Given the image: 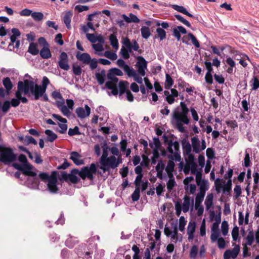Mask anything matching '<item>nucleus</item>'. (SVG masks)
Instances as JSON below:
<instances>
[{
    "label": "nucleus",
    "instance_id": "f257e3e1",
    "mask_svg": "<svg viewBox=\"0 0 259 259\" xmlns=\"http://www.w3.org/2000/svg\"><path fill=\"white\" fill-rule=\"evenodd\" d=\"M180 106L181 108V111L175 110L172 112V120L174 121L179 131L181 132H184L185 128L183 124H188L190 121L187 116L189 109L184 102L180 103Z\"/></svg>",
    "mask_w": 259,
    "mask_h": 259
},
{
    "label": "nucleus",
    "instance_id": "f03ea898",
    "mask_svg": "<svg viewBox=\"0 0 259 259\" xmlns=\"http://www.w3.org/2000/svg\"><path fill=\"white\" fill-rule=\"evenodd\" d=\"M129 77H132L134 80L140 84L141 92L143 94H146V89L143 83L142 77L145 75L147 66H136V70L131 68L130 66H121Z\"/></svg>",
    "mask_w": 259,
    "mask_h": 259
},
{
    "label": "nucleus",
    "instance_id": "7ed1b4c3",
    "mask_svg": "<svg viewBox=\"0 0 259 259\" xmlns=\"http://www.w3.org/2000/svg\"><path fill=\"white\" fill-rule=\"evenodd\" d=\"M122 74V72L116 68H113L109 70L107 76L108 80L106 82V87L111 90V92H108V94L109 96H116L118 94L117 83L118 79L116 77V75L121 76Z\"/></svg>",
    "mask_w": 259,
    "mask_h": 259
},
{
    "label": "nucleus",
    "instance_id": "20e7f679",
    "mask_svg": "<svg viewBox=\"0 0 259 259\" xmlns=\"http://www.w3.org/2000/svg\"><path fill=\"white\" fill-rule=\"evenodd\" d=\"M24 93V95H27L29 96H33V99L35 100V94L33 90V83L29 82V80H25L24 82L19 81L18 83V90L16 92V97L19 98L20 102L23 103H26L28 100L26 97H22V94Z\"/></svg>",
    "mask_w": 259,
    "mask_h": 259
},
{
    "label": "nucleus",
    "instance_id": "39448f33",
    "mask_svg": "<svg viewBox=\"0 0 259 259\" xmlns=\"http://www.w3.org/2000/svg\"><path fill=\"white\" fill-rule=\"evenodd\" d=\"M247 60L252 63L246 54L238 51L232 50L230 56H227L226 59H224L223 61L228 65H236L238 63L240 65H247Z\"/></svg>",
    "mask_w": 259,
    "mask_h": 259
},
{
    "label": "nucleus",
    "instance_id": "423d86ee",
    "mask_svg": "<svg viewBox=\"0 0 259 259\" xmlns=\"http://www.w3.org/2000/svg\"><path fill=\"white\" fill-rule=\"evenodd\" d=\"M122 162V158H116L115 156L108 157V147H103V154L101 157V163L102 165L114 169Z\"/></svg>",
    "mask_w": 259,
    "mask_h": 259
},
{
    "label": "nucleus",
    "instance_id": "0eeeda50",
    "mask_svg": "<svg viewBox=\"0 0 259 259\" xmlns=\"http://www.w3.org/2000/svg\"><path fill=\"white\" fill-rule=\"evenodd\" d=\"M17 155L14 153L13 149L0 145V161L5 164H9L16 161Z\"/></svg>",
    "mask_w": 259,
    "mask_h": 259
},
{
    "label": "nucleus",
    "instance_id": "6e6552de",
    "mask_svg": "<svg viewBox=\"0 0 259 259\" xmlns=\"http://www.w3.org/2000/svg\"><path fill=\"white\" fill-rule=\"evenodd\" d=\"M183 170L185 174H188L190 171L192 174L196 176V178L202 176V170L200 168H198L197 163L194 161V157L191 154L188 156V160H186Z\"/></svg>",
    "mask_w": 259,
    "mask_h": 259
},
{
    "label": "nucleus",
    "instance_id": "1a4fd4ad",
    "mask_svg": "<svg viewBox=\"0 0 259 259\" xmlns=\"http://www.w3.org/2000/svg\"><path fill=\"white\" fill-rule=\"evenodd\" d=\"M96 170L97 168L96 165L94 163H92L90 167H84L80 171L75 169H73L72 172L78 175L83 180L85 178L92 180L93 179V175L96 172Z\"/></svg>",
    "mask_w": 259,
    "mask_h": 259
},
{
    "label": "nucleus",
    "instance_id": "9d476101",
    "mask_svg": "<svg viewBox=\"0 0 259 259\" xmlns=\"http://www.w3.org/2000/svg\"><path fill=\"white\" fill-rule=\"evenodd\" d=\"M164 233L166 237L170 238L171 241L175 243L181 242L183 240V235L178 232V228L176 226H165Z\"/></svg>",
    "mask_w": 259,
    "mask_h": 259
},
{
    "label": "nucleus",
    "instance_id": "9b49d317",
    "mask_svg": "<svg viewBox=\"0 0 259 259\" xmlns=\"http://www.w3.org/2000/svg\"><path fill=\"white\" fill-rule=\"evenodd\" d=\"M214 185L215 190L218 193H220L221 191L224 194L229 193L231 190L232 180L229 179L226 183L225 181L217 178L214 181Z\"/></svg>",
    "mask_w": 259,
    "mask_h": 259
},
{
    "label": "nucleus",
    "instance_id": "f8f14e48",
    "mask_svg": "<svg viewBox=\"0 0 259 259\" xmlns=\"http://www.w3.org/2000/svg\"><path fill=\"white\" fill-rule=\"evenodd\" d=\"M29 82L33 83V90L34 92L36 93L35 100H38L39 98L41 97L44 94H45L47 87L50 83L49 79L46 76L43 77L41 85L35 84L34 82L32 81H29Z\"/></svg>",
    "mask_w": 259,
    "mask_h": 259
},
{
    "label": "nucleus",
    "instance_id": "ddd939ff",
    "mask_svg": "<svg viewBox=\"0 0 259 259\" xmlns=\"http://www.w3.org/2000/svg\"><path fill=\"white\" fill-rule=\"evenodd\" d=\"M167 150L170 155L168 156L169 159H175V161H180L181 156L179 152V144L178 142H170L168 144Z\"/></svg>",
    "mask_w": 259,
    "mask_h": 259
},
{
    "label": "nucleus",
    "instance_id": "4468645a",
    "mask_svg": "<svg viewBox=\"0 0 259 259\" xmlns=\"http://www.w3.org/2000/svg\"><path fill=\"white\" fill-rule=\"evenodd\" d=\"M56 171H53L52 175L49 179V182L47 184L49 191L52 193H57L59 191L57 183L58 180L56 176Z\"/></svg>",
    "mask_w": 259,
    "mask_h": 259
},
{
    "label": "nucleus",
    "instance_id": "2eb2a0df",
    "mask_svg": "<svg viewBox=\"0 0 259 259\" xmlns=\"http://www.w3.org/2000/svg\"><path fill=\"white\" fill-rule=\"evenodd\" d=\"M221 222L219 218L216 221L213 223L211 227L210 240L212 242H215L217 239L220 236V231L219 225Z\"/></svg>",
    "mask_w": 259,
    "mask_h": 259
},
{
    "label": "nucleus",
    "instance_id": "dca6fc26",
    "mask_svg": "<svg viewBox=\"0 0 259 259\" xmlns=\"http://www.w3.org/2000/svg\"><path fill=\"white\" fill-rule=\"evenodd\" d=\"M193 197L185 195L183 198V203H181L183 211L186 213L189 210L192 211L194 208Z\"/></svg>",
    "mask_w": 259,
    "mask_h": 259
},
{
    "label": "nucleus",
    "instance_id": "f3484780",
    "mask_svg": "<svg viewBox=\"0 0 259 259\" xmlns=\"http://www.w3.org/2000/svg\"><path fill=\"white\" fill-rule=\"evenodd\" d=\"M240 252V246L239 245H234L232 249L226 250L223 255L224 259H235Z\"/></svg>",
    "mask_w": 259,
    "mask_h": 259
},
{
    "label": "nucleus",
    "instance_id": "a211bd4d",
    "mask_svg": "<svg viewBox=\"0 0 259 259\" xmlns=\"http://www.w3.org/2000/svg\"><path fill=\"white\" fill-rule=\"evenodd\" d=\"M164 94L165 96V100L169 104H173L175 101V98L179 96L178 91L175 89H170V91H165Z\"/></svg>",
    "mask_w": 259,
    "mask_h": 259
},
{
    "label": "nucleus",
    "instance_id": "6ab92c4d",
    "mask_svg": "<svg viewBox=\"0 0 259 259\" xmlns=\"http://www.w3.org/2000/svg\"><path fill=\"white\" fill-rule=\"evenodd\" d=\"M75 113L78 118L83 119L89 116L91 113V108L88 105H85L84 108L82 107L77 108Z\"/></svg>",
    "mask_w": 259,
    "mask_h": 259
},
{
    "label": "nucleus",
    "instance_id": "aec40b11",
    "mask_svg": "<svg viewBox=\"0 0 259 259\" xmlns=\"http://www.w3.org/2000/svg\"><path fill=\"white\" fill-rule=\"evenodd\" d=\"M197 185L199 187V192L206 193L209 189V182L207 180L202 179V176L196 178Z\"/></svg>",
    "mask_w": 259,
    "mask_h": 259
},
{
    "label": "nucleus",
    "instance_id": "412c9836",
    "mask_svg": "<svg viewBox=\"0 0 259 259\" xmlns=\"http://www.w3.org/2000/svg\"><path fill=\"white\" fill-rule=\"evenodd\" d=\"M52 116L54 118L59 121L58 125L60 130L58 131L61 134L65 133L67 130V125L66 124L67 120L65 118L62 117L60 115L55 114H53Z\"/></svg>",
    "mask_w": 259,
    "mask_h": 259
},
{
    "label": "nucleus",
    "instance_id": "4be33fe9",
    "mask_svg": "<svg viewBox=\"0 0 259 259\" xmlns=\"http://www.w3.org/2000/svg\"><path fill=\"white\" fill-rule=\"evenodd\" d=\"M25 185L29 188L33 189H38L39 186V180L37 175L27 177Z\"/></svg>",
    "mask_w": 259,
    "mask_h": 259
},
{
    "label": "nucleus",
    "instance_id": "5701e85b",
    "mask_svg": "<svg viewBox=\"0 0 259 259\" xmlns=\"http://www.w3.org/2000/svg\"><path fill=\"white\" fill-rule=\"evenodd\" d=\"M196 223L195 221H190L187 228V234L189 241H192L194 238Z\"/></svg>",
    "mask_w": 259,
    "mask_h": 259
},
{
    "label": "nucleus",
    "instance_id": "b1692460",
    "mask_svg": "<svg viewBox=\"0 0 259 259\" xmlns=\"http://www.w3.org/2000/svg\"><path fill=\"white\" fill-rule=\"evenodd\" d=\"M76 58L78 60L84 64H89L91 61V56L87 53H81L77 52L76 53Z\"/></svg>",
    "mask_w": 259,
    "mask_h": 259
},
{
    "label": "nucleus",
    "instance_id": "393cba45",
    "mask_svg": "<svg viewBox=\"0 0 259 259\" xmlns=\"http://www.w3.org/2000/svg\"><path fill=\"white\" fill-rule=\"evenodd\" d=\"M70 159L77 165L84 164V160L82 158V156L77 152H72L70 153Z\"/></svg>",
    "mask_w": 259,
    "mask_h": 259
},
{
    "label": "nucleus",
    "instance_id": "a878e982",
    "mask_svg": "<svg viewBox=\"0 0 259 259\" xmlns=\"http://www.w3.org/2000/svg\"><path fill=\"white\" fill-rule=\"evenodd\" d=\"M33 167L30 164L23 165L22 170L23 174L25 177L35 176H36V173L33 171Z\"/></svg>",
    "mask_w": 259,
    "mask_h": 259
},
{
    "label": "nucleus",
    "instance_id": "bb28decb",
    "mask_svg": "<svg viewBox=\"0 0 259 259\" xmlns=\"http://www.w3.org/2000/svg\"><path fill=\"white\" fill-rule=\"evenodd\" d=\"M213 195L212 193H209L207 195L204 204L206 210L208 211L210 209L213 208Z\"/></svg>",
    "mask_w": 259,
    "mask_h": 259
},
{
    "label": "nucleus",
    "instance_id": "cd10ccee",
    "mask_svg": "<svg viewBox=\"0 0 259 259\" xmlns=\"http://www.w3.org/2000/svg\"><path fill=\"white\" fill-rule=\"evenodd\" d=\"M191 143L194 152L199 153L201 151L200 142L197 137H194L191 139Z\"/></svg>",
    "mask_w": 259,
    "mask_h": 259
},
{
    "label": "nucleus",
    "instance_id": "c85d7f7f",
    "mask_svg": "<svg viewBox=\"0 0 259 259\" xmlns=\"http://www.w3.org/2000/svg\"><path fill=\"white\" fill-rule=\"evenodd\" d=\"M117 84H118L119 91V97L122 98V94L125 93L128 90V83L127 81H120L119 83H117Z\"/></svg>",
    "mask_w": 259,
    "mask_h": 259
},
{
    "label": "nucleus",
    "instance_id": "c756f323",
    "mask_svg": "<svg viewBox=\"0 0 259 259\" xmlns=\"http://www.w3.org/2000/svg\"><path fill=\"white\" fill-rule=\"evenodd\" d=\"M130 18L128 17L125 14H122L121 17L123 20L127 23H139L140 19L135 15L132 13L130 14Z\"/></svg>",
    "mask_w": 259,
    "mask_h": 259
},
{
    "label": "nucleus",
    "instance_id": "7c9ffc66",
    "mask_svg": "<svg viewBox=\"0 0 259 259\" xmlns=\"http://www.w3.org/2000/svg\"><path fill=\"white\" fill-rule=\"evenodd\" d=\"M165 167V164L162 160L158 161L155 169L157 171V176L159 178H162L163 170Z\"/></svg>",
    "mask_w": 259,
    "mask_h": 259
},
{
    "label": "nucleus",
    "instance_id": "2f4dec72",
    "mask_svg": "<svg viewBox=\"0 0 259 259\" xmlns=\"http://www.w3.org/2000/svg\"><path fill=\"white\" fill-rule=\"evenodd\" d=\"M172 8L178 12L183 13L190 17H194V16L188 12L187 9L183 6L174 5L172 6Z\"/></svg>",
    "mask_w": 259,
    "mask_h": 259
},
{
    "label": "nucleus",
    "instance_id": "473e14b6",
    "mask_svg": "<svg viewBox=\"0 0 259 259\" xmlns=\"http://www.w3.org/2000/svg\"><path fill=\"white\" fill-rule=\"evenodd\" d=\"M106 77V71L104 70L96 73V79L100 84H103L104 83Z\"/></svg>",
    "mask_w": 259,
    "mask_h": 259
},
{
    "label": "nucleus",
    "instance_id": "72a5a7b5",
    "mask_svg": "<svg viewBox=\"0 0 259 259\" xmlns=\"http://www.w3.org/2000/svg\"><path fill=\"white\" fill-rule=\"evenodd\" d=\"M174 160H175V159H169V161L165 167V171L169 177H170V176H172V172L175 165Z\"/></svg>",
    "mask_w": 259,
    "mask_h": 259
},
{
    "label": "nucleus",
    "instance_id": "f704fd0d",
    "mask_svg": "<svg viewBox=\"0 0 259 259\" xmlns=\"http://www.w3.org/2000/svg\"><path fill=\"white\" fill-rule=\"evenodd\" d=\"M39 55L43 59H48L52 56L49 47H43L39 52Z\"/></svg>",
    "mask_w": 259,
    "mask_h": 259
},
{
    "label": "nucleus",
    "instance_id": "c9c22d12",
    "mask_svg": "<svg viewBox=\"0 0 259 259\" xmlns=\"http://www.w3.org/2000/svg\"><path fill=\"white\" fill-rule=\"evenodd\" d=\"M109 40L112 47L116 50L118 49L119 45L116 35L114 33L111 34L109 36Z\"/></svg>",
    "mask_w": 259,
    "mask_h": 259
},
{
    "label": "nucleus",
    "instance_id": "e433bc0d",
    "mask_svg": "<svg viewBox=\"0 0 259 259\" xmlns=\"http://www.w3.org/2000/svg\"><path fill=\"white\" fill-rule=\"evenodd\" d=\"M37 45L34 42H31L28 47V52L32 55H36L39 53V50L37 48Z\"/></svg>",
    "mask_w": 259,
    "mask_h": 259
},
{
    "label": "nucleus",
    "instance_id": "4c0bfd02",
    "mask_svg": "<svg viewBox=\"0 0 259 259\" xmlns=\"http://www.w3.org/2000/svg\"><path fill=\"white\" fill-rule=\"evenodd\" d=\"M207 70V72L205 75V79L206 82L208 84H211L212 83V76L211 74L212 71V66H206Z\"/></svg>",
    "mask_w": 259,
    "mask_h": 259
},
{
    "label": "nucleus",
    "instance_id": "58836bf2",
    "mask_svg": "<svg viewBox=\"0 0 259 259\" xmlns=\"http://www.w3.org/2000/svg\"><path fill=\"white\" fill-rule=\"evenodd\" d=\"M141 32L142 36L146 39H148L151 34L150 28L145 26L141 27Z\"/></svg>",
    "mask_w": 259,
    "mask_h": 259
},
{
    "label": "nucleus",
    "instance_id": "ea45409f",
    "mask_svg": "<svg viewBox=\"0 0 259 259\" xmlns=\"http://www.w3.org/2000/svg\"><path fill=\"white\" fill-rule=\"evenodd\" d=\"M68 56L65 52L61 53L59 57L58 65H68Z\"/></svg>",
    "mask_w": 259,
    "mask_h": 259
},
{
    "label": "nucleus",
    "instance_id": "a19ab883",
    "mask_svg": "<svg viewBox=\"0 0 259 259\" xmlns=\"http://www.w3.org/2000/svg\"><path fill=\"white\" fill-rule=\"evenodd\" d=\"M165 78L164 87L166 89L169 90L172 86L174 84V80L168 74H166Z\"/></svg>",
    "mask_w": 259,
    "mask_h": 259
},
{
    "label": "nucleus",
    "instance_id": "79ce46f5",
    "mask_svg": "<svg viewBox=\"0 0 259 259\" xmlns=\"http://www.w3.org/2000/svg\"><path fill=\"white\" fill-rule=\"evenodd\" d=\"M45 133L48 136V141L50 142H53L57 138V135L50 130H46Z\"/></svg>",
    "mask_w": 259,
    "mask_h": 259
},
{
    "label": "nucleus",
    "instance_id": "37998d69",
    "mask_svg": "<svg viewBox=\"0 0 259 259\" xmlns=\"http://www.w3.org/2000/svg\"><path fill=\"white\" fill-rule=\"evenodd\" d=\"M199 254V249L197 245H194L192 246L190 251V257L191 258L195 259Z\"/></svg>",
    "mask_w": 259,
    "mask_h": 259
},
{
    "label": "nucleus",
    "instance_id": "c03bdc74",
    "mask_svg": "<svg viewBox=\"0 0 259 259\" xmlns=\"http://www.w3.org/2000/svg\"><path fill=\"white\" fill-rule=\"evenodd\" d=\"M3 82L8 92V94H9V91L12 89L13 87V84L10 79L9 77H6L4 79Z\"/></svg>",
    "mask_w": 259,
    "mask_h": 259
},
{
    "label": "nucleus",
    "instance_id": "a18cd8bd",
    "mask_svg": "<svg viewBox=\"0 0 259 259\" xmlns=\"http://www.w3.org/2000/svg\"><path fill=\"white\" fill-rule=\"evenodd\" d=\"M157 37L159 38L160 40H163L166 38V31L162 28L158 27L156 30Z\"/></svg>",
    "mask_w": 259,
    "mask_h": 259
},
{
    "label": "nucleus",
    "instance_id": "49530a36",
    "mask_svg": "<svg viewBox=\"0 0 259 259\" xmlns=\"http://www.w3.org/2000/svg\"><path fill=\"white\" fill-rule=\"evenodd\" d=\"M254 238V234L253 231H249L246 237V244L249 246L252 245Z\"/></svg>",
    "mask_w": 259,
    "mask_h": 259
},
{
    "label": "nucleus",
    "instance_id": "de8ad7c7",
    "mask_svg": "<svg viewBox=\"0 0 259 259\" xmlns=\"http://www.w3.org/2000/svg\"><path fill=\"white\" fill-rule=\"evenodd\" d=\"M250 84L252 88V90H256L259 88V80L255 77L253 76L250 81Z\"/></svg>",
    "mask_w": 259,
    "mask_h": 259
},
{
    "label": "nucleus",
    "instance_id": "09e8293b",
    "mask_svg": "<svg viewBox=\"0 0 259 259\" xmlns=\"http://www.w3.org/2000/svg\"><path fill=\"white\" fill-rule=\"evenodd\" d=\"M71 14L69 13H67L65 14L63 17V22L65 24L67 28L69 29L71 28Z\"/></svg>",
    "mask_w": 259,
    "mask_h": 259
},
{
    "label": "nucleus",
    "instance_id": "8fccbe9b",
    "mask_svg": "<svg viewBox=\"0 0 259 259\" xmlns=\"http://www.w3.org/2000/svg\"><path fill=\"white\" fill-rule=\"evenodd\" d=\"M229 225L227 221H224L221 224V232L223 236H226L228 233Z\"/></svg>",
    "mask_w": 259,
    "mask_h": 259
},
{
    "label": "nucleus",
    "instance_id": "3c124183",
    "mask_svg": "<svg viewBox=\"0 0 259 259\" xmlns=\"http://www.w3.org/2000/svg\"><path fill=\"white\" fill-rule=\"evenodd\" d=\"M251 164L250 159V155L248 151V149H246L245 151V157L244 158V163L243 165L244 166L247 167L250 166Z\"/></svg>",
    "mask_w": 259,
    "mask_h": 259
},
{
    "label": "nucleus",
    "instance_id": "603ef678",
    "mask_svg": "<svg viewBox=\"0 0 259 259\" xmlns=\"http://www.w3.org/2000/svg\"><path fill=\"white\" fill-rule=\"evenodd\" d=\"M205 194V193L199 192L196 196L195 204H201V203L204 199Z\"/></svg>",
    "mask_w": 259,
    "mask_h": 259
},
{
    "label": "nucleus",
    "instance_id": "864d4df0",
    "mask_svg": "<svg viewBox=\"0 0 259 259\" xmlns=\"http://www.w3.org/2000/svg\"><path fill=\"white\" fill-rule=\"evenodd\" d=\"M169 179L167 182V189H168V191L170 192L171 191V190L173 189L174 187L175 186L176 184V182L175 181V179L173 177V176H170Z\"/></svg>",
    "mask_w": 259,
    "mask_h": 259
},
{
    "label": "nucleus",
    "instance_id": "5fc2aeb1",
    "mask_svg": "<svg viewBox=\"0 0 259 259\" xmlns=\"http://www.w3.org/2000/svg\"><path fill=\"white\" fill-rule=\"evenodd\" d=\"M31 17L35 21H40L43 19L44 16L41 12H32Z\"/></svg>",
    "mask_w": 259,
    "mask_h": 259
},
{
    "label": "nucleus",
    "instance_id": "6e6d98bb",
    "mask_svg": "<svg viewBox=\"0 0 259 259\" xmlns=\"http://www.w3.org/2000/svg\"><path fill=\"white\" fill-rule=\"evenodd\" d=\"M175 18L178 20L180 22H181V23H182L183 24H184V25H185L186 26H187V27H190L191 28V24L190 23V22L189 21H188L187 20H186L185 19H184L182 16H181L180 15H175Z\"/></svg>",
    "mask_w": 259,
    "mask_h": 259
},
{
    "label": "nucleus",
    "instance_id": "4d7b16f0",
    "mask_svg": "<svg viewBox=\"0 0 259 259\" xmlns=\"http://www.w3.org/2000/svg\"><path fill=\"white\" fill-rule=\"evenodd\" d=\"M186 224V221L185 218L183 216L181 217L179 219V230L181 232H183L185 230V226Z\"/></svg>",
    "mask_w": 259,
    "mask_h": 259
},
{
    "label": "nucleus",
    "instance_id": "13d9d810",
    "mask_svg": "<svg viewBox=\"0 0 259 259\" xmlns=\"http://www.w3.org/2000/svg\"><path fill=\"white\" fill-rule=\"evenodd\" d=\"M188 36L189 37L190 39H191L192 43L196 48H198L200 47V44L198 40L192 33H189L188 34Z\"/></svg>",
    "mask_w": 259,
    "mask_h": 259
},
{
    "label": "nucleus",
    "instance_id": "bf43d9fd",
    "mask_svg": "<svg viewBox=\"0 0 259 259\" xmlns=\"http://www.w3.org/2000/svg\"><path fill=\"white\" fill-rule=\"evenodd\" d=\"M231 234L233 241H237L239 238V228L237 226L233 228Z\"/></svg>",
    "mask_w": 259,
    "mask_h": 259
},
{
    "label": "nucleus",
    "instance_id": "052dcab7",
    "mask_svg": "<svg viewBox=\"0 0 259 259\" xmlns=\"http://www.w3.org/2000/svg\"><path fill=\"white\" fill-rule=\"evenodd\" d=\"M185 190L191 194H194L196 191V187L194 184H190L185 186Z\"/></svg>",
    "mask_w": 259,
    "mask_h": 259
},
{
    "label": "nucleus",
    "instance_id": "680f3d73",
    "mask_svg": "<svg viewBox=\"0 0 259 259\" xmlns=\"http://www.w3.org/2000/svg\"><path fill=\"white\" fill-rule=\"evenodd\" d=\"M195 209L197 210V214L198 217H201L204 212V207L201 204H195L194 205Z\"/></svg>",
    "mask_w": 259,
    "mask_h": 259
},
{
    "label": "nucleus",
    "instance_id": "e2e57ef3",
    "mask_svg": "<svg viewBox=\"0 0 259 259\" xmlns=\"http://www.w3.org/2000/svg\"><path fill=\"white\" fill-rule=\"evenodd\" d=\"M140 188L137 187L132 195V198L134 201H137L140 198Z\"/></svg>",
    "mask_w": 259,
    "mask_h": 259
},
{
    "label": "nucleus",
    "instance_id": "0e129e2a",
    "mask_svg": "<svg viewBox=\"0 0 259 259\" xmlns=\"http://www.w3.org/2000/svg\"><path fill=\"white\" fill-rule=\"evenodd\" d=\"M104 56L112 60H115L117 58V55L115 53L109 51L105 52Z\"/></svg>",
    "mask_w": 259,
    "mask_h": 259
},
{
    "label": "nucleus",
    "instance_id": "69168bd1",
    "mask_svg": "<svg viewBox=\"0 0 259 259\" xmlns=\"http://www.w3.org/2000/svg\"><path fill=\"white\" fill-rule=\"evenodd\" d=\"M129 52L128 49H125L123 46L122 47L120 53L123 59H128L130 58Z\"/></svg>",
    "mask_w": 259,
    "mask_h": 259
},
{
    "label": "nucleus",
    "instance_id": "338daca9",
    "mask_svg": "<svg viewBox=\"0 0 259 259\" xmlns=\"http://www.w3.org/2000/svg\"><path fill=\"white\" fill-rule=\"evenodd\" d=\"M110 152L113 155V156H116L118 158H121V155L119 152L118 149L116 147H112L110 149Z\"/></svg>",
    "mask_w": 259,
    "mask_h": 259
},
{
    "label": "nucleus",
    "instance_id": "774afa93",
    "mask_svg": "<svg viewBox=\"0 0 259 259\" xmlns=\"http://www.w3.org/2000/svg\"><path fill=\"white\" fill-rule=\"evenodd\" d=\"M10 106V102L9 101H5L2 106V111L4 113L7 112L9 111Z\"/></svg>",
    "mask_w": 259,
    "mask_h": 259
}]
</instances>
